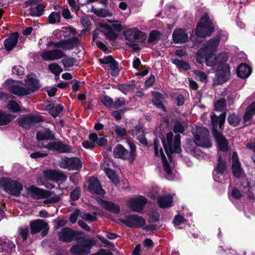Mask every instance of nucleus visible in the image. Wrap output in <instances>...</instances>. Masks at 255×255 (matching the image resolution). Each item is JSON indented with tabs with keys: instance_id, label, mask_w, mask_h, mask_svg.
Returning a JSON list of instances; mask_svg holds the SVG:
<instances>
[{
	"instance_id": "f257e3e1",
	"label": "nucleus",
	"mask_w": 255,
	"mask_h": 255,
	"mask_svg": "<svg viewBox=\"0 0 255 255\" xmlns=\"http://www.w3.org/2000/svg\"><path fill=\"white\" fill-rule=\"evenodd\" d=\"M221 36L217 35L211 38L207 43L203 45L195 54L196 60L199 64H202L208 58H212L220 44Z\"/></svg>"
},
{
	"instance_id": "f03ea898",
	"label": "nucleus",
	"mask_w": 255,
	"mask_h": 255,
	"mask_svg": "<svg viewBox=\"0 0 255 255\" xmlns=\"http://www.w3.org/2000/svg\"><path fill=\"white\" fill-rule=\"evenodd\" d=\"M128 145L130 148L129 152L122 144L116 145L113 150L115 158L123 160H128L130 164H132L136 158V146L132 141L128 140Z\"/></svg>"
},
{
	"instance_id": "7ed1b4c3",
	"label": "nucleus",
	"mask_w": 255,
	"mask_h": 255,
	"mask_svg": "<svg viewBox=\"0 0 255 255\" xmlns=\"http://www.w3.org/2000/svg\"><path fill=\"white\" fill-rule=\"evenodd\" d=\"M215 29L213 21L210 19L209 14L205 13L197 23L194 32L198 37L206 38L211 36Z\"/></svg>"
},
{
	"instance_id": "20e7f679",
	"label": "nucleus",
	"mask_w": 255,
	"mask_h": 255,
	"mask_svg": "<svg viewBox=\"0 0 255 255\" xmlns=\"http://www.w3.org/2000/svg\"><path fill=\"white\" fill-rule=\"evenodd\" d=\"M58 240L63 243H68L73 241L80 242L85 237L84 233L81 231L74 230L69 227H64L58 232Z\"/></svg>"
},
{
	"instance_id": "39448f33",
	"label": "nucleus",
	"mask_w": 255,
	"mask_h": 255,
	"mask_svg": "<svg viewBox=\"0 0 255 255\" xmlns=\"http://www.w3.org/2000/svg\"><path fill=\"white\" fill-rule=\"evenodd\" d=\"M0 184L6 193L15 197L19 196L23 189V185L20 182L11 178H1Z\"/></svg>"
},
{
	"instance_id": "423d86ee",
	"label": "nucleus",
	"mask_w": 255,
	"mask_h": 255,
	"mask_svg": "<svg viewBox=\"0 0 255 255\" xmlns=\"http://www.w3.org/2000/svg\"><path fill=\"white\" fill-rule=\"evenodd\" d=\"M194 142L199 146L209 148L212 146L210 139V134L207 128H200L196 129V131L193 132Z\"/></svg>"
},
{
	"instance_id": "0eeeda50",
	"label": "nucleus",
	"mask_w": 255,
	"mask_h": 255,
	"mask_svg": "<svg viewBox=\"0 0 255 255\" xmlns=\"http://www.w3.org/2000/svg\"><path fill=\"white\" fill-rule=\"evenodd\" d=\"M44 121L43 117L39 115L29 114L25 115L18 120V125L22 128L28 129L35 124H38Z\"/></svg>"
},
{
	"instance_id": "6e6552de",
	"label": "nucleus",
	"mask_w": 255,
	"mask_h": 255,
	"mask_svg": "<svg viewBox=\"0 0 255 255\" xmlns=\"http://www.w3.org/2000/svg\"><path fill=\"white\" fill-rule=\"evenodd\" d=\"M59 167L69 170H79L82 168V163L80 158L77 157H65L58 162Z\"/></svg>"
},
{
	"instance_id": "1a4fd4ad",
	"label": "nucleus",
	"mask_w": 255,
	"mask_h": 255,
	"mask_svg": "<svg viewBox=\"0 0 255 255\" xmlns=\"http://www.w3.org/2000/svg\"><path fill=\"white\" fill-rule=\"evenodd\" d=\"M122 223L129 228H142L145 224V220L138 215L131 214L123 220Z\"/></svg>"
},
{
	"instance_id": "9d476101",
	"label": "nucleus",
	"mask_w": 255,
	"mask_h": 255,
	"mask_svg": "<svg viewBox=\"0 0 255 255\" xmlns=\"http://www.w3.org/2000/svg\"><path fill=\"white\" fill-rule=\"evenodd\" d=\"M173 134L170 132L166 134V141L162 140L163 147L170 162L173 159L172 154L175 152V137L173 141Z\"/></svg>"
},
{
	"instance_id": "9b49d317",
	"label": "nucleus",
	"mask_w": 255,
	"mask_h": 255,
	"mask_svg": "<svg viewBox=\"0 0 255 255\" xmlns=\"http://www.w3.org/2000/svg\"><path fill=\"white\" fill-rule=\"evenodd\" d=\"M147 203L148 200L146 197L139 195L137 197L130 198L128 205L133 211L139 213Z\"/></svg>"
},
{
	"instance_id": "f8f14e48",
	"label": "nucleus",
	"mask_w": 255,
	"mask_h": 255,
	"mask_svg": "<svg viewBox=\"0 0 255 255\" xmlns=\"http://www.w3.org/2000/svg\"><path fill=\"white\" fill-rule=\"evenodd\" d=\"M88 191L91 194H94L100 196L105 194V191L102 188L101 184L99 179L92 176L88 179Z\"/></svg>"
},
{
	"instance_id": "ddd939ff",
	"label": "nucleus",
	"mask_w": 255,
	"mask_h": 255,
	"mask_svg": "<svg viewBox=\"0 0 255 255\" xmlns=\"http://www.w3.org/2000/svg\"><path fill=\"white\" fill-rule=\"evenodd\" d=\"M43 147L58 153H70L72 151V147L70 145L64 144L60 141L50 142L43 146Z\"/></svg>"
},
{
	"instance_id": "4468645a",
	"label": "nucleus",
	"mask_w": 255,
	"mask_h": 255,
	"mask_svg": "<svg viewBox=\"0 0 255 255\" xmlns=\"http://www.w3.org/2000/svg\"><path fill=\"white\" fill-rule=\"evenodd\" d=\"M228 60V56L226 53H220L217 55H214L212 58H208L204 62L208 67L218 66V67L222 68L225 65H229L226 63Z\"/></svg>"
},
{
	"instance_id": "2eb2a0df",
	"label": "nucleus",
	"mask_w": 255,
	"mask_h": 255,
	"mask_svg": "<svg viewBox=\"0 0 255 255\" xmlns=\"http://www.w3.org/2000/svg\"><path fill=\"white\" fill-rule=\"evenodd\" d=\"M28 193L30 194V197L35 200L48 198L52 195V192L39 188L33 185L27 188Z\"/></svg>"
},
{
	"instance_id": "dca6fc26",
	"label": "nucleus",
	"mask_w": 255,
	"mask_h": 255,
	"mask_svg": "<svg viewBox=\"0 0 255 255\" xmlns=\"http://www.w3.org/2000/svg\"><path fill=\"white\" fill-rule=\"evenodd\" d=\"M232 171L233 176L239 179L245 174L244 169L242 167L238 155L236 152H234L232 155Z\"/></svg>"
},
{
	"instance_id": "f3484780",
	"label": "nucleus",
	"mask_w": 255,
	"mask_h": 255,
	"mask_svg": "<svg viewBox=\"0 0 255 255\" xmlns=\"http://www.w3.org/2000/svg\"><path fill=\"white\" fill-rule=\"evenodd\" d=\"M80 43V40L76 37H73L67 39L61 40L56 42V48H61L64 50L73 49Z\"/></svg>"
},
{
	"instance_id": "a211bd4d",
	"label": "nucleus",
	"mask_w": 255,
	"mask_h": 255,
	"mask_svg": "<svg viewBox=\"0 0 255 255\" xmlns=\"http://www.w3.org/2000/svg\"><path fill=\"white\" fill-rule=\"evenodd\" d=\"M96 200L98 204L106 210L115 214H119L120 212V207L118 204H116L111 201L105 200L99 197H97Z\"/></svg>"
},
{
	"instance_id": "6ab92c4d",
	"label": "nucleus",
	"mask_w": 255,
	"mask_h": 255,
	"mask_svg": "<svg viewBox=\"0 0 255 255\" xmlns=\"http://www.w3.org/2000/svg\"><path fill=\"white\" fill-rule=\"evenodd\" d=\"M41 56L44 60L52 61L60 59L64 57L65 54L61 50L55 49L43 52Z\"/></svg>"
},
{
	"instance_id": "aec40b11",
	"label": "nucleus",
	"mask_w": 255,
	"mask_h": 255,
	"mask_svg": "<svg viewBox=\"0 0 255 255\" xmlns=\"http://www.w3.org/2000/svg\"><path fill=\"white\" fill-rule=\"evenodd\" d=\"M227 170V162L224 159L221 155H219L218 158V163L215 167L214 171L216 172L217 174H220L224 175ZM215 181L221 182V180H220V177L218 175H213Z\"/></svg>"
},
{
	"instance_id": "412c9836",
	"label": "nucleus",
	"mask_w": 255,
	"mask_h": 255,
	"mask_svg": "<svg viewBox=\"0 0 255 255\" xmlns=\"http://www.w3.org/2000/svg\"><path fill=\"white\" fill-rule=\"evenodd\" d=\"M25 83L27 88L26 90L28 91L29 94L38 90L41 87L39 84V80L34 77L32 74L27 75L26 79L25 80Z\"/></svg>"
},
{
	"instance_id": "4be33fe9",
	"label": "nucleus",
	"mask_w": 255,
	"mask_h": 255,
	"mask_svg": "<svg viewBox=\"0 0 255 255\" xmlns=\"http://www.w3.org/2000/svg\"><path fill=\"white\" fill-rule=\"evenodd\" d=\"M218 84H222L226 82L230 78V66L229 65H225L222 68L218 70L216 73Z\"/></svg>"
},
{
	"instance_id": "5701e85b",
	"label": "nucleus",
	"mask_w": 255,
	"mask_h": 255,
	"mask_svg": "<svg viewBox=\"0 0 255 255\" xmlns=\"http://www.w3.org/2000/svg\"><path fill=\"white\" fill-rule=\"evenodd\" d=\"M216 140L219 150L223 152L228 150V141L221 132H216L212 134Z\"/></svg>"
},
{
	"instance_id": "b1692460",
	"label": "nucleus",
	"mask_w": 255,
	"mask_h": 255,
	"mask_svg": "<svg viewBox=\"0 0 255 255\" xmlns=\"http://www.w3.org/2000/svg\"><path fill=\"white\" fill-rule=\"evenodd\" d=\"M18 32H14L11 33L8 37L4 40L3 45L7 51H11L16 45L18 42Z\"/></svg>"
},
{
	"instance_id": "393cba45",
	"label": "nucleus",
	"mask_w": 255,
	"mask_h": 255,
	"mask_svg": "<svg viewBox=\"0 0 255 255\" xmlns=\"http://www.w3.org/2000/svg\"><path fill=\"white\" fill-rule=\"evenodd\" d=\"M36 138L38 141L53 140L55 139V136L49 128H46L38 131Z\"/></svg>"
},
{
	"instance_id": "a878e982",
	"label": "nucleus",
	"mask_w": 255,
	"mask_h": 255,
	"mask_svg": "<svg viewBox=\"0 0 255 255\" xmlns=\"http://www.w3.org/2000/svg\"><path fill=\"white\" fill-rule=\"evenodd\" d=\"M45 175L56 182L64 181L67 178V176L62 172L59 170H47Z\"/></svg>"
},
{
	"instance_id": "bb28decb",
	"label": "nucleus",
	"mask_w": 255,
	"mask_h": 255,
	"mask_svg": "<svg viewBox=\"0 0 255 255\" xmlns=\"http://www.w3.org/2000/svg\"><path fill=\"white\" fill-rule=\"evenodd\" d=\"M47 226H48L47 223L40 219L31 221L30 223L31 233L32 235L36 234L42 231V228H44Z\"/></svg>"
},
{
	"instance_id": "cd10ccee",
	"label": "nucleus",
	"mask_w": 255,
	"mask_h": 255,
	"mask_svg": "<svg viewBox=\"0 0 255 255\" xmlns=\"http://www.w3.org/2000/svg\"><path fill=\"white\" fill-rule=\"evenodd\" d=\"M252 69L246 63L241 64L237 68L236 73L238 77L245 79L251 74Z\"/></svg>"
},
{
	"instance_id": "c85d7f7f",
	"label": "nucleus",
	"mask_w": 255,
	"mask_h": 255,
	"mask_svg": "<svg viewBox=\"0 0 255 255\" xmlns=\"http://www.w3.org/2000/svg\"><path fill=\"white\" fill-rule=\"evenodd\" d=\"M0 252L3 251L11 252L14 251L15 248V245L12 241L2 237H0Z\"/></svg>"
},
{
	"instance_id": "c756f323",
	"label": "nucleus",
	"mask_w": 255,
	"mask_h": 255,
	"mask_svg": "<svg viewBox=\"0 0 255 255\" xmlns=\"http://www.w3.org/2000/svg\"><path fill=\"white\" fill-rule=\"evenodd\" d=\"M157 202L160 208H168L171 206L173 197L169 195L159 196L157 198Z\"/></svg>"
},
{
	"instance_id": "7c9ffc66",
	"label": "nucleus",
	"mask_w": 255,
	"mask_h": 255,
	"mask_svg": "<svg viewBox=\"0 0 255 255\" xmlns=\"http://www.w3.org/2000/svg\"><path fill=\"white\" fill-rule=\"evenodd\" d=\"M8 90L11 94L18 96H26L29 94L28 91L24 87L16 85L9 86Z\"/></svg>"
},
{
	"instance_id": "2f4dec72",
	"label": "nucleus",
	"mask_w": 255,
	"mask_h": 255,
	"mask_svg": "<svg viewBox=\"0 0 255 255\" xmlns=\"http://www.w3.org/2000/svg\"><path fill=\"white\" fill-rule=\"evenodd\" d=\"M64 107L62 105H57L54 106L53 103H49L46 106V110L48 111L49 114L54 118H56L59 114L63 110Z\"/></svg>"
},
{
	"instance_id": "473e14b6",
	"label": "nucleus",
	"mask_w": 255,
	"mask_h": 255,
	"mask_svg": "<svg viewBox=\"0 0 255 255\" xmlns=\"http://www.w3.org/2000/svg\"><path fill=\"white\" fill-rule=\"evenodd\" d=\"M161 33L157 30H153L151 31L148 35V39L147 41V47L151 45L156 44L158 41L161 38Z\"/></svg>"
},
{
	"instance_id": "72a5a7b5",
	"label": "nucleus",
	"mask_w": 255,
	"mask_h": 255,
	"mask_svg": "<svg viewBox=\"0 0 255 255\" xmlns=\"http://www.w3.org/2000/svg\"><path fill=\"white\" fill-rule=\"evenodd\" d=\"M15 116L0 109V126H6L10 123Z\"/></svg>"
},
{
	"instance_id": "f704fd0d",
	"label": "nucleus",
	"mask_w": 255,
	"mask_h": 255,
	"mask_svg": "<svg viewBox=\"0 0 255 255\" xmlns=\"http://www.w3.org/2000/svg\"><path fill=\"white\" fill-rule=\"evenodd\" d=\"M163 99V95L161 93L158 92H155L153 94V98L152 99V102L154 105L158 109H161L164 112L166 111V109L164 106L162 100Z\"/></svg>"
},
{
	"instance_id": "c9c22d12",
	"label": "nucleus",
	"mask_w": 255,
	"mask_h": 255,
	"mask_svg": "<svg viewBox=\"0 0 255 255\" xmlns=\"http://www.w3.org/2000/svg\"><path fill=\"white\" fill-rule=\"evenodd\" d=\"M255 115V101L253 102L247 107L243 117L244 122H247L250 121Z\"/></svg>"
},
{
	"instance_id": "e433bc0d",
	"label": "nucleus",
	"mask_w": 255,
	"mask_h": 255,
	"mask_svg": "<svg viewBox=\"0 0 255 255\" xmlns=\"http://www.w3.org/2000/svg\"><path fill=\"white\" fill-rule=\"evenodd\" d=\"M70 251L74 255H86L89 254V250H86L81 243L73 245Z\"/></svg>"
},
{
	"instance_id": "4c0bfd02",
	"label": "nucleus",
	"mask_w": 255,
	"mask_h": 255,
	"mask_svg": "<svg viewBox=\"0 0 255 255\" xmlns=\"http://www.w3.org/2000/svg\"><path fill=\"white\" fill-rule=\"evenodd\" d=\"M100 26L101 27L107 30V31L105 33V35L109 40H114L117 38L118 34L113 30L109 24L101 23Z\"/></svg>"
},
{
	"instance_id": "58836bf2",
	"label": "nucleus",
	"mask_w": 255,
	"mask_h": 255,
	"mask_svg": "<svg viewBox=\"0 0 255 255\" xmlns=\"http://www.w3.org/2000/svg\"><path fill=\"white\" fill-rule=\"evenodd\" d=\"M91 11L99 17H111L113 15V13L109 11V9L105 8L97 9L93 7Z\"/></svg>"
},
{
	"instance_id": "ea45409f",
	"label": "nucleus",
	"mask_w": 255,
	"mask_h": 255,
	"mask_svg": "<svg viewBox=\"0 0 255 255\" xmlns=\"http://www.w3.org/2000/svg\"><path fill=\"white\" fill-rule=\"evenodd\" d=\"M188 35L182 29H176V43H183L188 40Z\"/></svg>"
},
{
	"instance_id": "a19ab883",
	"label": "nucleus",
	"mask_w": 255,
	"mask_h": 255,
	"mask_svg": "<svg viewBox=\"0 0 255 255\" xmlns=\"http://www.w3.org/2000/svg\"><path fill=\"white\" fill-rule=\"evenodd\" d=\"M44 8L45 6L41 4H37L35 7H30V15L32 16H40L43 14Z\"/></svg>"
},
{
	"instance_id": "79ce46f5",
	"label": "nucleus",
	"mask_w": 255,
	"mask_h": 255,
	"mask_svg": "<svg viewBox=\"0 0 255 255\" xmlns=\"http://www.w3.org/2000/svg\"><path fill=\"white\" fill-rule=\"evenodd\" d=\"M105 171L108 178L114 184L117 185L119 183V179L114 170L107 168L105 169Z\"/></svg>"
},
{
	"instance_id": "37998d69",
	"label": "nucleus",
	"mask_w": 255,
	"mask_h": 255,
	"mask_svg": "<svg viewBox=\"0 0 255 255\" xmlns=\"http://www.w3.org/2000/svg\"><path fill=\"white\" fill-rule=\"evenodd\" d=\"M6 108L13 113H17L21 111L20 105L14 100L9 101L6 105Z\"/></svg>"
},
{
	"instance_id": "c03bdc74",
	"label": "nucleus",
	"mask_w": 255,
	"mask_h": 255,
	"mask_svg": "<svg viewBox=\"0 0 255 255\" xmlns=\"http://www.w3.org/2000/svg\"><path fill=\"white\" fill-rule=\"evenodd\" d=\"M241 120L239 116L234 113L230 114L227 119L229 125L234 127L239 125Z\"/></svg>"
},
{
	"instance_id": "a18cd8bd",
	"label": "nucleus",
	"mask_w": 255,
	"mask_h": 255,
	"mask_svg": "<svg viewBox=\"0 0 255 255\" xmlns=\"http://www.w3.org/2000/svg\"><path fill=\"white\" fill-rule=\"evenodd\" d=\"M211 124H212V133H216V132H220L218 130V125L220 121V115L217 116L215 114L211 116Z\"/></svg>"
},
{
	"instance_id": "49530a36",
	"label": "nucleus",
	"mask_w": 255,
	"mask_h": 255,
	"mask_svg": "<svg viewBox=\"0 0 255 255\" xmlns=\"http://www.w3.org/2000/svg\"><path fill=\"white\" fill-rule=\"evenodd\" d=\"M109 64L110 68L112 71L111 75L113 77H117L119 75V73L120 72L118 62L114 58V60H113L112 62Z\"/></svg>"
},
{
	"instance_id": "de8ad7c7",
	"label": "nucleus",
	"mask_w": 255,
	"mask_h": 255,
	"mask_svg": "<svg viewBox=\"0 0 255 255\" xmlns=\"http://www.w3.org/2000/svg\"><path fill=\"white\" fill-rule=\"evenodd\" d=\"M100 101L107 108L111 109L114 107V101L113 99L108 96L105 95L100 98Z\"/></svg>"
},
{
	"instance_id": "09e8293b",
	"label": "nucleus",
	"mask_w": 255,
	"mask_h": 255,
	"mask_svg": "<svg viewBox=\"0 0 255 255\" xmlns=\"http://www.w3.org/2000/svg\"><path fill=\"white\" fill-rule=\"evenodd\" d=\"M65 68L72 67L76 62V59L73 57H66L61 61Z\"/></svg>"
},
{
	"instance_id": "8fccbe9b",
	"label": "nucleus",
	"mask_w": 255,
	"mask_h": 255,
	"mask_svg": "<svg viewBox=\"0 0 255 255\" xmlns=\"http://www.w3.org/2000/svg\"><path fill=\"white\" fill-rule=\"evenodd\" d=\"M48 69L56 76H58L63 71L62 68L56 63L49 64Z\"/></svg>"
},
{
	"instance_id": "3c124183",
	"label": "nucleus",
	"mask_w": 255,
	"mask_h": 255,
	"mask_svg": "<svg viewBox=\"0 0 255 255\" xmlns=\"http://www.w3.org/2000/svg\"><path fill=\"white\" fill-rule=\"evenodd\" d=\"M80 241H82L81 243L85 249H86V250H89V253H90L91 248L94 246L96 243V240L94 238L85 239V238L84 239H81Z\"/></svg>"
},
{
	"instance_id": "603ef678",
	"label": "nucleus",
	"mask_w": 255,
	"mask_h": 255,
	"mask_svg": "<svg viewBox=\"0 0 255 255\" xmlns=\"http://www.w3.org/2000/svg\"><path fill=\"white\" fill-rule=\"evenodd\" d=\"M135 86V85L133 84H121L118 85V89L123 93H126L127 92L132 91Z\"/></svg>"
},
{
	"instance_id": "864d4df0",
	"label": "nucleus",
	"mask_w": 255,
	"mask_h": 255,
	"mask_svg": "<svg viewBox=\"0 0 255 255\" xmlns=\"http://www.w3.org/2000/svg\"><path fill=\"white\" fill-rule=\"evenodd\" d=\"M147 35L145 33L140 30L134 32V41L142 43L145 41Z\"/></svg>"
},
{
	"instance_id": "5fc2aeb1",
	"label": "nucleus",
	"mask_w": 255,
	"mask_h": 255,
	"mask_svg": "<svg viewBox=\"0 0 255 255\" xmlns=\"http://www.w3.org/2000/svg\"><path fill=\"white\" fill-rule=\"evenodd\" d=\"M81 190L80 187H75L70 193L71 200L75 201L78 200L81 196Z\"/></svg>"
},
{
	"instance_id": "6e6d98bb",
	"label": "nucleus",
	"mask_w": 255,
	"mask_h": 255,
	"mask_svg": "<svg viewBox=\"0 0 255 255\" xmlns=\"http://www.w3.org/2000/svg\"><path fill=\"white\" fill-rule=\"evenodd\" d=\"M145 132L143 129V127L140 124L135 126L133 129L128 131V133L131 135L134 136L135 134H140Z\"/></svg>"
},
{
	"instance_id": "4d7b16f0",
	"label": "nucleus",
	"mask_w": 255,
	"mask_h": 255,
	"mask_svg": "<svg viewBox=\"0 0 255 255\" xmlns=\"http://www.w3.org/2000/svg\"><path fill=\"white\" fill-rule=\"evenodd\" d=\"M176 67L179 69L187 71L191 69L190 64L186 61L176 59Z\"/></svg>"
},
{
	"instance_id": "13d9d810",
	"label": "nucleus",
	"mask_w": 255,
	"mask_h": 255,
	"mask_svg": "<svg viewBox=\"0 0 255 255\" xmlns=\"http://www.w3.org/2000/svg\"><path fill=\"white\" fill-rule=\"evenodd\" d=\"M60 14L58 12H52L48 16V22L50 24H54L56 19L58 22L60 21Z\"/></svg>"
},
{
	"instance_id": "bf43d9fd",
	"label": "nucleus",
	"mask_w": 255,
	"mask_h": 255,
	"mask_svg": "<svg viewBox=\"0 0 255 255\" xmlns=\"http://www.w3.org/2000/svg\"><path fill=\"white\" fill-rule=\"evenodd\" d=\"M226 106V101L225 98H222L215 103V110L216 111L221 112Z\"/></svg>"
},
{
	"instance_id": "052dcab7",
	"label": "nucleus",
	"mask_w": 255,
	"mask_h": 255,
	"mask_svg": "<svg viewBox=\"0 0 255 255\" xmlns=\"http://www.w3.org/2000/svg\"><path fill=\"white\" fill-rule=\"evenodd\" d=\"M63 35L64 37H67L70 36L71 33L75 34L76 33V29L73 26L63 27H62Z\"/></svg>"
},
{
	"instance_id": "680f3d73",
	"label": "nucleus",
	"mask_w": 255,
	"mask_h": 255,
	"mask_svg": "<svg viewBox=\"0 0 255 255\" xmlns=\"http://www.w3.org/2000/svg\"><path fill=\"white\" fill-rule=\"evenodd\" d=\"M125 39L128 42H134V32L131 29H128L124 32Z\"/></svg>"
},
{
	"instance_id": "e2e57ef3",
	"label": "nucleus",
	"mask_w": 255,
	"mask_h": 255,
	"mask_svg": "<svg viewBox=\"0 0 255 255\" xmlns=\"http://www.w3.org/2000/svg\"><path fill=\"white\" fill-rule=\"evenodd\" d=\"M115 131L118 137L122 138L127 134L126 129L124 128H122L120 126H116Z\"/></svg>"
},
{
	"instance_id": "0e129e2a",
	"label": "nucleus",
	"mask_w": 255,
	"mask_h": 255,
	"mask_svg": "<svg viewBox=\"0 0 255 255\" xmlns=\"http://www.w3.org/2000/svg\"><path fill=\"white\" fill-rule=\"evenodd\" d=\"M24 71V68L20 65L13 66L11 70L12 74L20 77L23 75Z\"/></svg>"
},
{
	"instance_id": "69168bd1",
	"label": "nucleus",
	"mask_w": 255,
	"mask_h": 255,
	"mask_svg": "<svg viewBox=\"0 0 255 255\" xmlns=\"http://www.w3.org/2000/svg\"><path fill=\"white\" fill-rule=\"evenodd\" d=\"M187 220L183 215L180 214L176 215V229H182V227H179L180 225L185 223Z\"/></svg>"
},
{
	"instance_id": "338daca9",
	"label": "nucleus",
	"mask_w": 255,
	"mask_h": 255,
	"mask_svg": "<svg viewBox=\"0 0 255 255\" xmlns=\"http://www.w3.org/2000/svg\"><path fill=\"white\" fill-rule=\"evenodd\" d=\"M127 110L126 108L121 109L119 110L114 111L112 112V115L115 118L117 121L122 119V114Z\"/></svg>"
},
{
	"instance_id": "774afa93",
	"label": "nucleus",
	"mask_w": 255,
	"mask_h": 255,
	"mask_svg": "<svg viewBox=\"0 0 255 255\" xmlns=\"http://www.w3.org/2000/svg\"><path fill=\"white\" fill-rule=\"evenodd\" d=\"M231 196L234 199L238 200L242 197L243 194L238 188L235 187L232 189Z\"/></svg>"
}]
</instances>
